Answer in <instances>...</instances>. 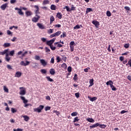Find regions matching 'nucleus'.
Instances as JSON below:
<instances>
[{"label": "nucleus", "instance_id": "obj_28", "mask_svg": "<svg viewBox=\"0 0 131 131\" xmlns=\"http://www.w3.org/2000/svg\"><path fill=\"white\" fill-rule=\"evenodd\" d=\"M78 75H77V74H74V77H73V79L76 81V80H78V77H77Z\"/></svg>", "mask_w": 131, "mask_h": 131}, {"label": "nucleus", "instance_id": "obj_53", "mask_svg": "<svg viewBox=\"0 0 131 131\" xmlns=\"http://www.w3.org/2000/svg\"><path fill=\"white\" fill-rule=\"evenodd\" d=\"M68 72H71V71H72V68L71 67H69L68 68Z\"/></svg>", "mask_w": 131, "mask_h": 131}, {"label": "nucleus", "instance_id": "obj_64", "mask_svg": "<svg viewBox=\"0 0 131 131\" xmlns=\"http://www.w3.org/2000/svg\"><path fill=\"white\" fill-rule=\"evenodd\" d=\"M127 64L131 67V59H129V61H128Z\"/></svg>", "mask_w": 131, "mask_h": 131}, {"label": "nucleus", "instance_id": "obj_60", "mask_svg": "<svg viewBox=\"0 0 131 131\" xmlns=\"http://www.w3.org/2000/svg\"><path fill=\"white\" fill-rule=\"evenodd\" d=\"M41 40L42 41V42H46L47 41V39L46 38H41Z\"/></svg>", "mask_w": 131, "mask_h": 131}, {"label": "nucleus", "instance_id": "obj_20", "mask_svg": "<svg viewBox=\"0 0 131 131\" xmlns=\"http://www.w3.org/2000/svg\"><path fill=\"white\" fill-rule=\"evenodd\" d=\"M89 83H90L89 87L91 88V86H93V85H94V79H90Z\"/></svg>", "mask_w": 131, "mask_h": 131}, {"label": "nucleus", "instance_id": "obj_62", "mask_svg": "<svg viewBox=\"0 0 131 131\" xmlns=\"http://www.w3.org/2000/svg\"><path fill=\"white\" fill-rule=\"evenodd\" d=\"M13 131H23V129L21 128L14 129Z\"/></svg>", "mask_w": 131, "mask_h": 131}, {"label": "nucleus", "instance_id": "obj_40", "mask_svg": "<svg viewBox=\"0 0 131 131\" xmlns=\"http://www.w3.org/2000/svg\"><path fill=\"white\" fill-rule=\"evenodd\" d=\"M14 54H15V50H12L9 53L10 56H14Z\"/></svg>", "mask_w": 131, "mask_h": 131}, {"label": "nucleus", "instance_id": "obj_11", "mask_svg": "<svg viewBox=\"0 0 131 131\" xmlns=\"http://www.w3.org/2000/svg\"><path fill=\"white\" fill-rule=\"evenodd\" d=\"M88 99H89L90 101H91V102H94V101H96L98 98H97V97H91L88 96Z\"/></svg>", "mask_w": 131, "mask_h": 131}, {"label": "nucleus", "instance_id": "obj_16", "mask_svg": "<svg viewBox=\"0 0 131 131\" xmlns=\"http://www.w3.org/2000/svg\"><path fill=\"white\" fill-rule=\"evenodd\" d=\"M21 117L24 118L25 121H27V122L30 119L29 116H28L27 115L21 116Z\"/></svg>", "mask_w": 131, "mask_h": 131}, {"label": "nucleus", "instance_id": "obj_46", "mask_svg": "<svg viewBox=\"0 0 131 131\" xmlns=\"http://www.w3.org/2000/svg\"><path fill=\"white\" fill-rule=\"evenodd\" d=\"M53 32H54V29H50L48 30V33H49V34H51V33H53Z\"/></svg>", "mask_w": 131, "mask_h": 131}, {"label": "nucleus", "instance_id": "obj_18", "mask_svg": "<svg viewBox=\"0 0 131 131\" xmlns=\"http://www.w3.org/2000/svg\"><path fill=\"white\" fill-rule=\"evenodd\" d=\"M20 98H21V100H23V102L24 103V104H27V103L28 102V100L26 99L25 97L23 96H20Z\"/></svg>", "mask_w": 131, "mask_h": 131}, {"label": "nucleus", "instance_id": "obj_14", "mask_svg": "<svg viewBox=\"0 0 131 131\" xmlns=\"http://www.w3.org/2000/svg\"><path fill=\"white\" fill-rule=\"evenodd\" d=\"M9 52V49H6L3 52H0V56L2 55L4 56V55H5V54H7Z\"/></svg>", "mask_w": 131, "mask_h": 131}, {"label": "nucleus", "instance_id": "obj_29", "mask_svg": "<svg viewBox=\"0 0 131 131\" xmlns=\"http://www.w3.org/2000/svg\"><path fill=\"white\" fill-rule=\"evenodd\" d=\"M46 78H47V80H48V81H50V82L54 81V80H53V79L51 78V77L50 76H47Z\"/></svg>", "mask_w": 131, "mask_h": 131}, {"label": "nucleus", "instance_id": "obj_52", "mask_svg": "<svg viewBox=\"0 0 131 131\" xmlns=\"http://www.w3.org/2000/svg\"><path fill=\"white\" fill-rule=\"evenodd\" d=\"M28 53V52L25 51L23 54H21L22 57H25L26 55Z\"/></svg>", "mask_w": 131, "mask_h": 131}, {"label": "nucleus", "instance_id": "obj_37", "mask_svg": "<svg viewBox=\"0 0 131 131\" xmlns=\"http://www.w3.org/2000/svg\"><path fill=\"white\" fill-rule=\"evenodd\" d=\"M50 8L51 10H55L56 9V6L54 5H51Z\"/></svg>", "mask_w": 131, "mask_h": 131}, {"label": "nucleus", "instance_id": "obj_13", "mask_svg": "<svg viewBox=\"0 0 131 131\" xmlns=\"http://www.w3.org/2000/svg\"><path fill=\"white\" fill-rule=\"evenodd\" d=\"M7 6H8V4H3L1 6V9H2V10H3V11H5Z\"/></svg>", "mask_w": 131, "mask_h": 131}, {"label": "nucleus", "instance_id": "obj_47", "mask_svg": "<svg viewBox=\"0 0 131 131\" xmlns=\"http://www.w3.org/2000/svg\"><path fill=\"white\" fill-rule=\"evenodd\" d=\"M5 60H6V61H7V62H10V60H11V57H10L9 56L5 57Z\"/></svg>", "mask_w": 131, "mask_h": 131}, {"label": "nucleus", "instance_id": "obj_7", "mask_svg": "<svg viewBox=\"0 0 131 131\" xmlns=\"http://www.w3.org/2000/svg\"><path fill=\"white\" fill-rule=\"evenodd\" d=\"M19 89L20 90L19 92L20 95H25V94H26V91H25V89H24V88L20 87L19 88Z\"/></svg>", "mask_w": 131, "mask_h": 131}, {"label": "nucleus", "instance_id": "obj_34", "mask_svg": "<svg viewBox=\"0 0 131 131\" xmlns=\"http://www.w3.org/2000/svg\"><path fill=\"white\" fill-rule=\"evenodd\" d=\"M40 72L42 74H46L47 73V70L46 69H41L40 70Z\"/></svg>", "mask_w": 131, "mask_h": 131}, {"label": "nucleus", "instance_id": "obj_58", "mask_svg": "<svg viewBox=\"0 0 131 131\" xmlns=\"http://www.w3.org/2000/svg\"><path fill=\"white\" fill-rule=\"evenodd\" d=\"M75 96L77 99H78V98H79V93L78 92L75 93Z\"/></svg>", "mask_w": 131, "mask_h": 131}, {"label": "nucleus", "instance_id": "obj_6", "mask_svg": "<svg viewBox=\"0 0 131 131\" xmlns=\"http://www.w3.org/2000/svg\"><path fill=\"white\" fill-rule=\"evenodd\" d=\"M30 64V62L28 61H26V63L24 62V61H21L20 63V65L21 66H28Z\"/></svg>", "mask_w": 131, "mask_h": 131}, {"label": "nucleus", "instance_id": "obj_12", "mask_svg": "<svg viewBox=\"0 0 131 131\" xmlns=\"http://www.w3.org/2000/svg\"><path fill=\"white\" fill-rule=\"evenodd\" d=\"M37 26H38V27L40 29H45V26H43V25H42L40 23H37Z\"/></svg>", "mask_w": 131, "mask_h": 131}, {"label": "nucleus", "instance_id": "obj_25", "mask_svg": "<svg viewBox=\"0 0 131 131\" xmlns=\"http://www.w3.org/2000/svg\"><path fill=\"white\" fill-rule=\"evenodd\" d=\"M54 21H55V17H54V16L52 15L50 17V24H52Z\"/></svg>", "mask_w": 131, "mask_h": 131}, {"label": "nucleus", "instance_id": "obj_32", "mask_svg": "<svg viewBox=\"0 0 131 131\" xmlns=\"http://www.w3.org/2000/svg\"><path fill=\"white\" fill-rule=\"evenodd\" d=\"M3 46L5 48H9V47H10V46H11V43H5Z\"/></svg>", "mask_w": 131, "mask_h": 131}, {"label": "nucleus", "instance_id": "obj_35", "mask_svg": "<svg viewBox=\"0 0 131 131\" xmlns=\"http://www.w3.org/2000/svg\"><path fill=\"white\" fill-rule=\"evenodd\" d=\"M65 9H66L68 12H71V9H70L69 7L66 6L64 8V10Z\"/></svg>", "mask_w": 131, "mask_h": 131}, {"label": "nucleus", "instance_id": "obj_10", "mask_svg": "<svg viewBox=\"0 0 131 131\" xmlns=\"http://www.w3.org/2000/svg\"><path fill=\"white\" fill-rule=\"evenodd\" d=\"M40 62L42 66H47V62L46 61V60H45V59H40Z\"/></svg>", "mask_w": 131, "mask_h": 131}, {"label": "nucleus", "instance_id": "obj_17", "mask_svg": "<svg viewBox=\"0 0 131 131\" xmlns=\"http://www.w3.org/2000/svg\"><path fill=\"white\" fill-rule=\"evenodd\" d=\"M49 72L51 75H55V73H56V72L54 69H50Z\"/></svg>", "mask_w": 131, "mask_h": 131}, {"label": "nucleus", "instance_id": "obj_9", "mask_svg": "<svg viewBox=\"0 0 131 131\" xmlns=\"http://www.w3.org/2000/svg\"><path fill=\"white\" fill-rule=\"evenodd\" d=\"M92 24H94L96 27L99 26L100 25V23L97 20H93L92 21Z\"/></svg>", "mask_w": 131, "mask_h": 131}, {"label": "nucleus", "instance_id": "obj_22", "mask_svg": "<svg viewBox=\"0 0 131 131\" xmlns=\"http://www.w3.org/2000/svg\"><path fill=\"white\" fill-rule=\"evenodd\" d=\"M56 17H57L58 19H62V13H61V12H58L56 14Z\"/></svg>", "mask_w": 131, "mask_h": 131}, {"label": "nucleus", "instance_id": "obj_36", "mask_svg": "<svg viewBox=\"0 0 131 131\" xmlns=\"http://www.w3.org/2000/svg\"><path fill=\"white\" fill-rule=\"evenodd\" d=\"M76 10V7H74V5H71V11H75Z\"/></svg>", "mask_w": 131, "mask_h": 131}, {"label": "nucleus", "instance_id": "obj_23", "mask_svg": "<svg viewBox=\"0 0 131 131\" xmlns=\"http://www.w3.org/2000/svg\"><path fill=\"white\" fill-rule=\"evenodd\" d=\"M87 121H88L89 122H91L92 123H94V122H95V120H94V119L93 118H88L86 119Z\"/></svg>", "mask_w": 131, "mask_h": 131}, {"label": "nucleus", "instance_id": "obj_1", "mask_svg": "<svg viewBox=\"0 0 131 131\" xmlns=\"http://www.w3.org/2000/svg\"><path fill=\"white\" fill-rule=\"evenodd\" d=\"M98 126H99L100 128H105L106 127L107 125L105 124H100L99 123H96V124H94L93 125L90 126V129H92V128H94L95 127H98Z\"/></svg>", "mask_w": 131, "mask_h": 131}, {"label": "nucleus", "instance_id": "obj_2", "mask_svg": "<svg viewBox=\"0 0 131 131\" xmlns=\"http://www.w3.org/2000/svg\"><path fill=\"white\" fill-rule=\"evenodd\" d=\"M43 108H45V106L40 105L39 107L34 108L33 110L34 112H38V113H40V112H41V110H42Z\"/></svg>", "mask_w": 131, "mask_h": 131}, {"label": "nucleus", "instance_id": "obj_48", "mask_svg": "<svg viewBox=\"0 0 131 131\" xmlns=\"http://www.w3.org/2000/svg\"><path fill=\"white\" fill-rule=\"evenodd\" d=\"M111 88L112 91H116V88H115V86L113 85V84L111 86Z\"/></svg>", "mask_w": 131, "mask_h": 131}, {"label": "nucleus", "instance_id": "obj_63", "mask_svg": "<svg viewBox=\"0 0 131 131\" xmlns=\"http://www.w3.org/2000/svg\"><path fill=\"white\" fill-rule=\"evenodd\" d=\"M127 79H128V80H129V81H131V76L128 75L127 76Z\"/></svg>", "mask_w": 131, "mask_h": 131}, {"label": "nucleus", "instance_id": "obj_49", "mask_svg": "<svg viewBox=\"0 0 131 131\" xmlns=\"http://www.w3.org/2000/svg\"><path fill=\"white\" fill-rule=\"evenodd\" d=\"M11 112L12 113H16L17 112V110H15V108L12 107L11 108Z\"/></svg>", "mask_w": 131, "mask_h": 131}, {"label": "nucleus", "instance_id": "obj_39", "mask_svg": "<svg viewBox=\"0 0 131 131\" xmlns=\"http://www.w3.org/2000/svg\"><path fill=\"white\" fill-rule=\"evenodd\" d=\"M78 113L76 112H73L71 114V116H77Z\"/></svg>", "mask_w": 131, "mask_h": 131}, {"label": "nucleus", "instance_id": "obj_8", "mask_svg": "<svg viewBox=\"0 0 131 131\" xmlns=\"http://www.w3.org/2000/svg\"><path fill=\"white\" fill-rule=\"evenodd\" d=\"M15 10H17L18 11V13L19 14V15H21V16H23V15H24V12H22V10L18 8H15Z\"/></svg>", "mask_w": 131, "mask_h": 131}, {"label": "nucleus", "instance_id": "obj_3", "mask_svg": "<svg viewBox=\"0 0 131 131\" xmlns=\"http://www.w3.org/2000/svg\"><path fill=\"white\" fill-rule=\"evenodd\" d=\"M55 40H56V38H53L52 39L47 41L46 43L47 46H49L50 47H52V46H53L52 45L55 42Z\"/></svg>", "mask_w": 131, "mask_h": 131}, {"label": "nucleus", "instance_id": "obj_26", "mask_svg": "<svg viewBox=\"0 0 131 131\" xmlns=\"http://www.w3.org/2000/svg\"><path fill=\"white\" fill-rule=\"evenodd\" d=\"M61 68L66 70V69H67V64H66L65 63H62L61 65Z\"/></svg>", "mask_w": 131, "mask_h": 131}, {"label": "nucleus", "instance_id": "obj_27", "mask_svg": "<svg viewBox=\"0 0 131 131\" xmlns=\"http://www.w3.org/2000/svg\"><path fill=\"white\" fill-rule=\"evenodd\" d=\"M77 121H79V119L78 118V117H76L74 120L73 121V123H75V122H77Z\"/></svg>", "mask_w": 131, "mask_h": 131}, {"label": "nucleus", "instance_id": "obj_56", "mask_svg": "<svg viewBox=\"0 0 131 131\" xmlns=\"http://www.w3.org/2000/svg\"><path fill=\"white\" fill-rule=\"evenodd\" d=\"M50 48L52 51H55V50H56V47H54L53 45L50 46Z\"/></svg>", "mask_w": 131, "mask_h": 131}, {"label": "nucleus", "instance_id": "obj_5", "mask_svg": "<svg viewBox=\"0 0 131 131\" xmlns=\"http://www.w3.org/2000/svg\"><path fill=\"white\" fill-rule=\"evenodd\" d=\"M34 8H35V14H36V16H38V14H40V13L39 12V8H38V6L35 5L34 6Z\"/></svg>", "mask_w": 131, "mask_h": 131}, {"label": "nucleus", "instance_id": "obj_19", "mask_svg": "<svg viewBox=\"0 0 131 131\" xmlns=\"http://www.w3.org/2000/svg\"><path fill=\"white\" fill-rule=\"evenodd\" d=\"M32 15V12L28 11L26 12V17H28L29 16H31Z\"/></svg>", "mask_w": 131, "mask_h": 131}, {"label": "nucleus", "instance_id": "obj_41", "mask_svg": "<svg viewBox=\"0 0 131 131\" xmlns=\"http://www.w3.org/2000/svg\"><path fill=\"white\" fill-rule=\"evenodd\" d=\"M7 69H9V70H12V69H13V68H12V66H11V65H10V64L7 65Z\"/></svg>", "mask_w": 131, "mask_h": 131}, {"label": "nucleus", "instance_id": "obj_4", "mask_svg": "<svg viewBox=\"0 0 131 131\" xmlns=\"http://www.w3.org/2000/svg\"><path fill=\"white\" fill-rule=\"evenodd\" d=\"M40 19V16L39 15L33 17L32 19V22L34 23H36V22H38V20Z\"/></svg>", "mask_w": 131, "mask_h": 131}, {"label": "nucleus", "instance_id": "obj_24", "mask_svg": "<svg viewBox=\"0 0 131 131\" xmlns=\"http://www.w3.org/2000/svg\"><path fill=\"white\" fill-rule=\"evenodd\" d=\"M90 12H93V9L91 8H86V10L85 11L86 14H88V13H90Z\"/></svg>", "mask_w": 131, "mask_h": 131}, {"label": "nucleus", "instance_id": "obj_44", "mask_svg": "<svg viewBox=\"0 0 131 131\" xmlns=\"http://www.w3.org/2000/svg\"><path fill=\"white\" fill-rule=\"evenodd\" d=\"M53 113H55L57 116H59L60 115V112H58L57 111H54Z\"/></svg>", "mask_w": 131, "mask_h": 131}, {"label": "nucleus", "instance_id": "obj_55", "mask_svg": "<svg viewBox=\"0 0 131 131\" xmlns=\"http://www.w3.org/2000/svg\"><path fill=\"white\" fill-rule=\"evenodd\" d=\"M62 60H63V61H64V62H66V60H67V58L65 56H62Z\"/></svg>", "mask_w": 131, "mask_h": 131}, {"label": "nucleus", "instance_id": "obj_50", "mask_svg": "<svg viewBox=\"0 0 131 131\" xmlns=\"http://www.w3.org/2000/svg\"><path fill=\"white\" fill-rule=\"evenodd\" d=\"M124 48H125V49H128V48H129V44L126 43L124 45Z\"/></svg>", "mask_w": 131, "mask_h": 131}, {"label": "nucleus", "instance_id": "obj_42", "mask_svg": "<svg viewBox=\"0 0 131 131\" xmlns=\"http://www.w3.org/2000/svg\"><path fill=\"white\" fill-rule=\"evenodd\" d=\"M106 15L107 17H111V12L110 11L106 12Z\"/></svg>", "mask_w": 131, "mask_h": 131}, {"label": "nucleus", "instance_id": "obj_54", "mask_svg": "<svg viewBox=\"0 0 131 131\" xmlns=\"http://www.w3.org/2000/svg\"><path fill=\"white\" fill-rule=\"evenodd\" d=\"M74 45H75V42H74V41H72L71 42H70V46H72L73 47V46H74Z\"/></svg>", "mask_w": 131, "mask_h": 131}, {"label": "nucleus", "instance_id": "obj_45", "mask_svg": "<svg viewBox=\"0 0 131 131\" xmlns=\"http://www.w3.org/2000/svg\"><path fill=\"white\" fill-rule=\"evenodd\" d=\"M45 51L46 53H50L51 52V50L48 47H45Z\"/></svg>", "mask_w": 131, "mask_h": 131}, {"label": "nucleus", "instance_id": "obj_61", "mask_svg": "<svg viewBox=\"0 0 131 131\" xmlns=\"http://www.w3.org/2000/svg\"><path fill=\"white\" fill-rule=\"evenodd\" d=\"M124 9H125L126 11H130V8L128 6H125Z\"/></svg>", "mask_w": 131, "mask_h": 131}, {"label": "nucleus", "instance_id": "obj_21", "mask_svg": "<svg viewBox=\"0 0 131 131\" xmlns=\"http://www.w3.org/2000/svg\"><path fill=\"white\" fill-rule=\"evenodd\" d=\"M113 81L112 80H109L106 83V85H110L111 86L112 85H113Z\"/></svg>", "mask_w": 131, "mask_h": 131}, {"label": "nucleus", "instance_id": "obj_30", "mask_svg": "<svg viewBox=\"0 0 131 131\" xmlns=\"http://www.w3.org/2000/svg\"><path fill=\"white\" fill-rule=\"evenodd\" d=\"M60 34H61V31H58L57 32L54 33V35L55 36H59Z\"/></svg>", "mask_w": 131, "mask_h": 131}, {"label": "nucleus", "instance_id": "obj_33", "mask_svg": "<svg viewBox=\"0 0 131 131\" xmlns=\"http://www.w3.org/2000/svg\"><path fill=\"white\" fill-rule=\"evenodd\" d=\"M4 91L5 93H9V89L6 86H4Z\"/></svg>", "mask_w": 131, "mask_h": 131}, {"label": "nucleus", "instance_id": "obj_43", "mask_svg": "<svg viewBox=\"0 0 131 131\" xmlns=\"http://www.w3.org/2000/svg\"><path fill=\"white\" fill-rule=\"evenodd\" d=\"M35 59H36L37 61H38V60L40 59V57H39L38 55H35Z\"/></svg>", "mask_w": 131, "mask_h": 131}, {"label": "nucleus", "instance_id": "obj_59", "mask_svg": "<svg viewBox=\"0 0 131 131\" xmlns=\"http://www.w3.org/2000/svg\"><path fill=\"white\" fill-rule=\"evenodd\" d=\"M50 62L52 63V64H54V63H55V59L54 58V57H52L51 58Z\"/></svg>", "mask_w": 131, "mask_h": 131}, {"label": "nucleus", "instance_id": "obj_38", "mask_svg": "<svg viewBox=\"0 0 131 131\" xmlns=\"http://www.w3.org/2000/svg\"><path fill=\"white\" fill-rule=\"evenodd\" d=\"M66 32H63L62 35H60L61 38H62V37H66Z\"/></svg>", "mask_w": 131, "mask_h": 131}, {"label": "nucleus", "instance_id": "obj_15", "mask_svg": "<svg viewBox=\"0 0 131 131\" xmlns=\"http://www.w3.org/2000/svg\"><path fill=\"white\" fill-rule=\"evenodd\" d=\"M21 75H22L21 72H16L15 74V77H20Z\"/></svg>", "mask_w": 131, "mask_h": 131}, {"label": "nucleus", "instance_id": "obj_51", "mask_svg": "<svg viewBox=\"0 0 131 131\" xmlns=\"http://www.w3.org/2000/svg\"><path fill=\"white\" fill-rule=\"evenodd\" d=\"M54 27H56L57 28H60V27H61V25L60 24H58V25H54Z\"/></svg>", "mask_w": 131, "mask_h": 131}, {"label": "nucleus", "instance_id": "obj_31", "mask_svg": "<svg viewBox=\"0 0 131 131\" xmlns=\"http://www.w3.org/2000/svg\"><path fill=\"white\" fill-rule=\"evenodd\" d=\"M80 27H82V25H77L76 26H75L74 28L75 29H79V28H80Z\"/></svg>", "mask_w": 131, "mask_h": 131}, {"label": "nucleus", "instance_id": "obj_57", "mask_svg": "<svg viewBox=\"0 0 131 131\" xmlns=\"http://www.w3.org/2000/svg\"><path fill=\"white\" fill-rule=\"evenodd\" d=\"M48 110H51V106L45 107V111H48Z\"/></svg>", "mask_w": 131, "mask_h": 131}]
</instances>
